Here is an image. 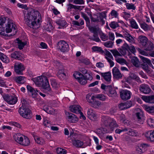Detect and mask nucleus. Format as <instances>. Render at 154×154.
<instances>
[{"mask_svg":"<svg viewBox=\"0 0 154 154\" xmlns=\"http://www.w3.org/2000/svg\"><path fill=\"white\" fill-rule=\"evenodd\" d=\"M126 5L127 8L128 10H135L136 9V7L133 4L126 3Z\"/></svg>","mask_w":154,"mask_h":154,"instance_id":"obj_48","label":"nucleus"},{"mask_svg":"<svg viewBox=\"0 0 154 154\" xmlns=\"http://www.w3.org/2000/svg\"><path fill=\"white\" fill-rule=\"evenodd\" d=\"M131 94V92L126 90H122L120 92V96L121 99L124 100L130 99Z\"/></svg>","mask_w":154,"mask_h":154,"instance_id":"obj_12","label":"nucleus"},{"mask_svg":"<svg viewBox=\"0 0 154 154\" xmlns=\"http://www.w3.org/2000/svg\"><path fill=\"white\" fill-rule=\"evenodd\" d=\"M100 36L101 39L103 41H105L108 39V36L103 33L101 31L100 32Z\"/></svg>","mask_w":154,"mask_h":154,"instance_id":"obj_50","label":"nucleus"},{"mask_svg":"<svg viewBox=\"0 0 154 154\" xmlns=\"http://www.w3.org/2000/svg\"><path fill=\"white\" fill-rule=\"evenodd\" d=\"M29 139L27 137H25L20 144L23 146H27L29 144Z\"/></svg>","mask_w":154,"mask_h":154,"instance_id":"obj_39","label":"nucleus"},{"mask_svg":"<svg viewBox=\"0 0 154 154\" xmlns=\"http://www.w3.org/2000/svg\"><path fill=\"white\" fill-rule=\"evenodd\" d=\"M80 23L78 21L73 20L72 21V24L75 26H81L84 24V21L82 19H80L79 20Z\"/></svg>","mask_w":154,"mask_h":154,"instance_id":"obj_46","label":"nucleus"},{"mask_svg":"<svg viewBox=\"0 0 154 154\" xmlns=\"http://www.w3.org/2000/svg\"><path fill=\"white\" fill-rule=\"evenodd\" d=\"M110 51L112 53L116 59L117 58L116 57L117 56H122L121 54L117 50H110Z\"/></svg>","mask_w":154,"mask_h":154,"instance_id":"obj_52","label":"nucleus"},{"mask_svg":"<svg viewBox=\"0 0 154 154\" xmlns=\"http://www.w3.org/2000/svg\"><path fill=\"white\" fill-rule=\"evenodd\" d=\"M53 62L54 65L56 67L59 69L62 68L63 66L61 63L59 61L56 60H54Z\"/></svg>","mask_w":154,"mask_h":154,"instance_id":"obj_45","label":"nucleus"},{"mask_svg":"<svg viewBox=\"0 0 154 154\" xmlns=\"http://www.w3.org/2000/svg\"><path fill=\"white\" fill-rule=\"evenodd\" d=\"M136 116L138 119L139 123L143 124V121H142V119L143 116V112L141 110H140L139 112L136 113Z\"/></svg>","mask_w":154,"mask_h":154,"instance_id":"obj_34","label":"nucleus"},{"mask_svg":"<svg viewBox=\"0 0 154 154\" xmlns=\"http://www.w3.org/2000/svg\"><path fill=\"white\" fill-rule=\"evenodd\" d=\"M73 75L76 79H77L80 84L84 85L87 83V80L85 76L79 72H76L73 74Z\"/></svg>","mask_w":154,"mask_h":154,"instance_id":"obj_8","label":"nucleus"},{"mask_svg":"<svg viewBox=\"0 0 154 154\" xmlns=\"http://www.w3.org/2000/svg\"><path fill=\"white\" fill-rule=\"evenodd\" d=\"M0 59L4 63H8L10 62V60L7 56L0 52Z\"/></svg>","mask_w":154,"mask_h":154,"instance_id":"obj_32","label":"nucleus"},{"mask_svg":"<svg viewBox=\"0 0 154 154\" xmlns=\"http://www.w3.org/2000/svg\"><path fill=\"white\" fill-rule=\"evenodd\" d=\"M73 3L76 5H82L85 4L84 0H74Z\"/></svg>","mask_w":154,"mask_h":154,"instance_id":"obj_60","label":"nucleus"},{"mask_svg":"<svg viewBox=\"0 0 154 154\" xmlns=\"http://www.w3.org/2000/svg\"><path fill=\"white\" fill-rule=\"evenodd\" d=\"M45 28L46 31L51 32V31L54 29V27L52 24L50 22H49L45 26Z\"/></svg>","mask_w":154,"mask_h":154,"instance_id":"obj_41","label":"nucleus"},{"mask_svg":"<svg viewBox=\"0 0 154 154\" xmlns=\"http://www.w3.org/2000/svg\"><path fill=\"white\" fill-rule=\"evenodd\" d=\"M92 50L94 51H97L100 52L103 51L101 47L96 46H94L92 48Z\"/></svg>","mask_w":154,"mask_h":154,"instance_id":"obj_61","label":"nucleus"},{"mask_svg":"<svg viewBox=\"0 0 154 154\" xmlns=\"http://www.w3.org/2000/svg\"><path fill=\"white\" fill-rule=\"evenodd\" d=\"M105 58L109 63L111 67H112L114 65V62L112 61L113 58L111 53L109 51H107L105 54Z\"/></svg>","mask_w":154,"mask_h":154,"instance_id":"obj_14","label":"nucleus"},{"mask_svg":"<svg viewBox=\"0 0 154 154\" xmlns=\"http://www.w3.org/2000/svg\"><path fill=\"white\" fill-rule=\"evenodd\" d=\"M24 20L30 27L36 29L40 26V21L42 19L41 16L39 12L36 10L31 11L25 10L23 11Z\"/></svg>","mask_w":154,"mask_h":154,"instance_id":"obj_1","label":"nucleus"},{"mask_svg":"<svg viewBox=\"0 0 154 154\" xmlns=\"http://www.w3.org/2000/svg\"><path fill=\"white\" fill-rule=\"evenodd\" d=\"M116 61L118 63L122 65H123L124 64H126L127 62L126 60L123 58H117L116 59Z\"/></svg>","mask_w":154,"mask_h":154,"instance_id":"obj_43","label":"nucleus"},{"mask_svg":"<svg viewBox=\"0 0 154 154\" xmlns=\"http://www.w3.org/2000/svg\"><path fill=\"white\" fill-rule=\"evenodd\" d=\"M3 97L4 100L10 105H14L17 102V97L14 95H11L8 94H4Z\"/></svg>","mask_w":154,"mask_h":154,"instance_id":"obj_7","label":"nucleus"},{"mask_svg":"<svg viewBox=\"0 0 154 154\" xmlns=\"http://www.w3.org/2000/svg\"><path fill=\"white\" fill-rule=\"evenodd\" d=\"M126 131H127L126 134L129 135L133 137H138L139 136V133L137 131L130 128H126Z\"/></svg>","mask_w":154,"mask_h":154,"instance_id":"obj_16","label":"nucleus"},{"mask_svg":"<svg viewBox=\"0 0 154 154\" xmlns=\"http://www.w3.org/2000/svg\"><path fill=\"white\" fill-rule=\"evenodd\" d=\"M82 17L85 19L87 23H90V20L89 17L87 16V15L83 12L81 13Z\"/></svg>","mask_w":154,"mask_h":154,"instance_id":"obj_59","label":"nucleus"},{"mask_svg":"<svg viewBox=\"0 0 154 154\" xmlns=\"http://www.w3.org/2000/svg\"><path fill=\"white\" fill-rule=\"evenodd\" d=\"M12 57L16 59L19 60L20 58V54L17 51H15L11 54Z\"/></svg>","mask_w":154,"mask_h":154,"instance_id":"obj_56","label":"nucleus"},{"mask_svg":"<svg viewBox=\"0 0 154 154\" xmlns=\"http://www.w3.org/2000/svg\"><path fill=\"white\" fill-rule=\"evenodd\" d=\"M58 154H66L67 151L65 149L60 148H57L56 150Z\"/></svg>","mask_w":154,"mask_h":154,"instance_id":"obj_53","label":"nucleus"},{"mask_svg":"<svg viewBox=\"0 0 154 154\" xmlns=\"http://www.w3.org/2000/svg\"><path fill=\"white\" fill-rule=\"evenodd\" d=\"M88 117L90 119L95 120L97 118L96 115L92 109H88L87 112Z\"/></svg>","mask_w":154,"mask_h":154,"instance_id":"obj_17","label":"nucleus"},{"mask_svg":"<svg viewBox=\"0 0 154 154\" xmlns=\"http://www.w3.org/2000/svg\"><path fill=\"white\" fill-rule=\"evenodd\" d=\"M68 114L69 115L67 116V119L69 121L75 123L78 121V118L74 114L69 112H68Z\"/></svg>","mask_w":154,"mask_h":154,"instance_id":"obj_22","label":"nucleus"},{"mask_svg":"<svg viewBox=\"0 0 154 154\" xmlns=\"http://www.w3.org/2000/svg\"><path fill=\"white\" fill-rule=\"evenodd\" d=\"M139 57L144 63H146L150 66L153 68V65L149 59L142 56H140Z\"/></svg>","mask_w":154,"mask_h":154,"instance_id":"obj_36","label":"nucleus"},{"mask_svg":"<svg viewBox=\"0 0 154 154\" xmlns=\"http://www.w3.org/2000/svg\"><path fill=\"white\" fill-rule=\"evenodd\" d=\"M18 112L20 115L24 118L29 119L32 117L31 110L29 109L25 108L23 106H22L19 108Z\"/></svg>","mask_w":154,"mask_h":154,"instance_id":"obj_6","label":"nucleus"},{"mask_svg":"<svg viewBox=\"0 0 154 154\" xmlns=\"http://www.w3.org/2000/svg\"><path fill=\"white\" fill-rule=\"evenodd\" d=\"M128 45L126 43H124L122 46V48L119 50V52L122 55H125L127 52L128 51Z\"/></svg>","mask_w":154,"mask_h":154,"instance_id":"obj_20","label":"nucleus"},{"mask_svg":"<svg viewBox=\"0 0 154 154\" xmlns=\"http://www.w3.org/2000/svg\"><path fill=\"white\" fill-rule=\"evenodd\" d=\"M125 38L130 42L132 43L134 42V38L131 35H129L128 36Z\"/></svg>","mask_w":154,"mask_h":154,"instance_id":"obj_63","label":"nucleus"},{"mask_svg":"<svg viewBox=\"0 0 154 154\" xmlns=\"http://www.w3.org/2000/svg\"><path fill=\"white\" fill-rule=\"evenodd\" d=\"M57 75L58 77L61 79L64 78L66 76L65 71L60 69L57 73Z\"/></svg>","mask_w":154,"mask_h":154,"instance_id":"obj_33","label":"nucleus"},{"mask_svg":"<svg viewBox=\"0 0 154 154\" xmlns=\"http://www.w3.org/2000/svg\"><path fill=\"white\" fill-rule=\"evenodd\" d=\"M131 106V102H127L126 103H120L119 105V107L121 110H124L129 108Z\"/></svg>","mask_w":154,"mask_h":154,"instance_id":"obj_26","label":"nucleus"},{"mask_svg":"<svg viewBox=\"0 0 154 154\" xmlns=\"http://www.w3.org/2000/svg\"><path fill=\"white\" fill-rule=\"evenodd\" d=\"M145 137L148 140L154 142V130L146 132L145 134Z\"/></svg>","mask_w":154,"mask_h":154,"instance_id":"obj_18","label":"nucleus"},{"mask_svg":"<svg viewBox=\"0 0 154 154\" xmlns=\"http://www.w3.org/2000/svg\"><path fill=\"white\" fill-rule=\"evenodd\" d=\"M131 62L133 65L136 67L139 66V61L138 59L136 57H133L131 59Z\"/></svg>","mask_w":154,"mask_h":154,"instance_id":"obj_40","label":"nucleus"},{"mask_svg":"<svg viewBox=\"0 0 154 154\" xmlns=\"http://www.w3.org/2000/svg\"><path fill=\"white\" fill-rule=\"evenodd\" d=\"M35 142L38 144L43 145L45 143L44 140L42 138L38 137H34Z\"/></svg>","mask_w":154,"mask_h":154,"instance_id":"obj_38","label":"nucleus"},{"mask_svg":"<svg viewBox=\"0 0 154 154\" xmlns=\"http://www.w3.org/2000/svg\"><path fill=\"white\" fill-rule=\"evenodd\" d=\"M87 100L88 102L90 103H93L94 101V99L95 98V96H91L88 94H87L86 97Z\"/></svg>","mask_w":154,"mask_h":154,"instance_id":"obj_44","label":"nucleus"},{"mask_svg":"<svg viewBox=\"0 0 154 154\" xmlns=\"http://www.w3.org/2000/svg\"><path fill=\"white\" fill-rule=\"evenodd\" d=\"M131 27L135 29L138 28V26L137 25L136 22L134 20H132L130 21Z\"/></svg>","mask_w":154,"mask_h":154,"instance_id":"obj_57","label":"nucleus"},{"mask_svg":"<svg viewBox=\"0 0 154 154\" xmlns=\"http://www.w3.org/2000/svg\"><path fill=\"white\" fill-rule=\"evenodd\" d=\"M112 72L114 77L116 79H119L122 77L119 69L116 67H114L112 70Z\"/></svg>","mask_w":154,"mask_h":154,"instance_id":"obj_21","label":"nucleus"},{"mask_svg":"<svg viewBox=\"0 0 154 154\" xmlns=\"http://www.w3.org/2000/svg\"><path fill=\"white\" fill-rule=\"evenodd\" d=\"M69 108L71 111L74 113L79 114L81 111V107L79 105H72L69 106Z\"/></svg>","mask_w":154,"mask_h":154,"instance_id":"obj_19","label":"nucleus"},{"mask_svg":"<svg viewBox=\"0 0 154 154\" xmlns=\"http://www.w3.org/2000/svg\"><path fill=\"white\" fill-rule=\"evenodd\" d=\"M95 98H97L101 100H105L106 99V97L103 94H98L95 96Z\"/></svg>","mask_w":154,"mask_h":154,"instance_id":"obj_54","label":"nucleus"},{"mask_svg":"<svg viewBox=\"0 0 154 154\" xmlns=\"http://www.w3.org/2000/svg\"><path fill=\"white\" fill-rule=\"evenodd\" d=\"M141 99L145 102L150 103H154V95L150 96H143Z\"/></svg>","mask_w":154,"mask_h":154,"instance_id":"obj_15","label":"nucleus"},{"mask_svg":"<svg viewBox=\"0 0 154 154\" xmlns=\"http://www.w3.org/2000/svg\"><path fill=\"white\" fill-rule=\"evenodd\" d=\"M25 136L21 134H20L18 133L16 134L14 136V138L15 140L18 143L20 144L23 138L25 137Z\"/></svg>","mask_w":154,"mask_h":154,"instance_id":"obj_31","label":"nucleus"},{"mask_svg":"<svg viewBox=\"0 0 154 154\" xmlns=\"http://www.w3.org/2000/svg\"><path fill=\"white\" fill-rule=\"evenodd\" d=\"M101 121L102 125L108 130H113L114 127L118 126L116 121L108 116H102Z\"/></svg>","mask_w":154,"mask_h":154,"instance_id":"obj_3","label":"nucleus"},{"mask_svg":"<svg viewBox=\"0 0 154 154\" xmlns=\"http://www.w3.org/2000/svg\"><path fill=\"white\" fill-rule=\"evenodd\" d=\"M109 26L112 29H115L119 26L118 23L114 21L111 22L109 24Z\"/></svg>","mask_w":154,"mask_h":154,"instance_id":"obj_49","label":"nucleus"},{"mask_svg":"<svg viewBox=\"0 0 154 154\" xmlns=\"http://www.w3.org/2000/svg\"><path fill=\"white\" fill-rule=\"evenodd\" d=\"M100 74L106 82H109L111 81V74L110 72L101 73Z\"/></svg>","mask_w":154,"mask_h":154,"instance_id":"obj_27","label":"nucleus"},{"mask_svg":"<svg viewBox=\"0 0 154 154\" xmlns=\"http://www.w3.org/2000/svg\"><path fill=\"white\" fill-rule=\"evenodd\" d=\"M128 50L132 53L134 54L136 52V50L134 46L132 45H131L128 46Z\"/></svg>","mask_w":154,"mask_h":154,"instance_id":"obj_62","label":"nucleus"},{"mask_svg":"<svg viewBox=\"0 0 154 154\" xmlns=\"http://www.w3.org/2000/svg\"><path fill=\"white\" fill-rule=\"evenodd\" d=\"M5 18H0V33L1 35L6 36L7 34L5 33V28L3 27V25L5 23Z\"/></svg>","mask_w":154,"mask_h":154,"instance_id":"obj_24","label":"nucleus"},{"mask_svg":"<svg viewBox=\"0 0 154 154\" xmlns=\"http://www.w3.org/2000/svg\"><path fill=\"white\" fill-rule=\"evenodd\" d=\"M17 43L18 44V48L20 50L23 49L24 46L26 45V42H22L21 41L17 39Z\"/></svg>","mask_w":154,"mask_h":154,"instance_id":"obj_42","label":"nucleus"},{"mask_svg":"<svg viewBox=\"0 0 154 154\" xmlns=\"http://www.w3.org/2000/svg\"><path fill=\"white\" fill-rule=\"evenodd\" d=\"M113 42L110 41H108L103 43L104 45L106 47L112 48L113 46Z\"/></svg>","mask_w":154,"mask_h":154,"instance_id":"obj_55","label":"nucleus"},{"mask_svg":"<svg viewBox=\"0 0 154 154\" xmlns=\"http://www.w3.org/2000/svg\"><path fill=\"white\" fill-rule=\"evenodd\" d=\"M147 122L148 124L151 127H154V120L151 119L149 118L147 119Z\"/></svg>","mask_w":154,"mask_h":154,"instance_id":"obj_58","label":"nucleus"},{"mask_svg":"<svg viewBox=\"0 0 154 154\" xmlns=\"http://www.w3.org/2000/svg\"><path fill=\"white\" fill-rule=\"evenodd\" d=\"M139 90L141 92L145 94H149L151 91L149 86L146 84H142L139 87Z\"/></svg>","mask_w":154,"mask_h":154,"instance_id":"obj_13","label":"nucleus"},{"mask_svg":"<svg viewBox=\"0 0 154 154\" xmlns=\"http://www.w3.org/2000/svg\"><path fill=\"white\" fill-rule=\"evenodd\" d=\"M14 69L16 73L19 75H23V72L25 69L24 65L20 63L16 64L14 66Z\"/></svg>","mask_w":154,"mask_h":154,"instance_id":"obj_11","label":"nucleus"},{"mask_svg":"<svg viewBox=\"0 0 154 154\" xmlns=\"http://www.w3.org/2000/svg\"><path fill=\"white\" fill-rule=\"evenodd\" d=\"M33 81L38 87H41L47 91H50L51 89L47 78L45 76H40L33 78Z\"/></svg>","mask_w":154,"mask_h":154,"instance_id":"obj_2","label":"nucleus"},{"mask_svg":"<svg viewBox=\"0 0 154 154\" xmlns=\"http://www.w3.org/2000/svg\"><path fill=\"white\" fill-rule=\"evenodd\" d=\"M72 142L73 145L77 147H80L84 144V143L82 141L78 139H75L72 140Z\"/></svg>","mask_w":154,"mask_h":154,"instance_id":"obj_30","label":"nucleus"},{"mask_svg":"<svg viewBox=\"0 0 154 154\" xmlns=\"http://www.w3.org/2000/svg\"><path fill=\"white\" fill-rule=\"evenodd\" d=\"M101 88L106 92V94L109 97H114L117 96V94L116 90L111 85L106 86L102 84Z\"/></svg>","mask_w":154,"mask_h":154,"instance_id":"obj_4","label":"nucleus"},{"mask_svg":"<svg viewBox=\"0 0 154 154\" xmlns=\"http://www.w3.org/2000/svg\"><path fill=\"white\" fill-rule=\"evenodd\" d=\"M89 29L93 33V37L90 36L89 38L96 42H100V40L98 37V33L101 32L100 29L98 27L90 26L89 27Z\"/></svg>","mask_w":154,"mask_h":154,"instance_id":"obj_5","label":"nucleus"},{"mask_svg":"<svg viewBox=\"0 0 154 154\" xmlns=\"http://www.w3.org/2000/svg\"><path fill=\"white\" fill-rule=\"evenodd\" d=\"M67 12H70L72 11V9H73L75 10H80L81 7V6L76 5L70 3H69L67 5Z\"/></svg>","mask_w":154,"mask_h":154,"instance_id":"obj_23","label":"nucleus"},{"mask_svg":"<svg viewBox=\"0 0 154 154\" xmlns=\"http://www.w3.org/2000/svg\"><path fill=\"white\" fill-rule=\"evenodd\" d=\"M138 41L143 46H145L147 44V39L146 36L141 35L139 37Z\"/></svg>","mask_w":154,"mask_h":154,"instance_id":"obj_29","label":"nucleus"},{"mask_svg":"<svg viewBox=\"0 0 154 154\" xmlns=\"http://www.w3.org/2000/svg\"><path fill=\"white\" fill-rule=\"evenodd\" d=\"M143 109L148 112L151 114L154 115V106H149L146 105L143 106Z\"/></svg>","mask_w":154,"mask_h":154,"instance_id":"obj_28","label":"nucleus"},{"mask_svg":"<svg viewBox=\"0 0 154 154\" xmlns=\"http://www.w3.org/2000/svg\"><path fill=\"white\" fill-rule=\"evenodd\" d=\"M56 23L61 26H65L67 23L66 21L64 20H60L56 21Z\"/></svg>","mask_w":154,"mask_h":154,"instance_id":"obj_51","label":"nucleus"},{"mask_svg":"<svg viewBox=\"0 0 154 154\" xmlns=\"http://www.w3.org/2000/svg\"><path fill=\"white\" fill-rule=\"evenodd\" d=\"M110 14L112 16L116 18L118 15V14L116 11L113 10H112L110 13Z\"/></svg>","mask_w":154,"mask_h":154,"instance_id":"obj_64","label":"nucleus"},{"mask_svg":"<svg viewBox=\"0 0 154 154\" xmlns=\"http://www.w3.org/2000/svg\"><path fill=\"white\" fill-rule=\"evenodd\" d=\"M5 31L7 33H9L11 32H13V34L15 35L17 32L16 29V26L11 22H8L7 25H6Z\"/></svg>","mask_w":154,"mask_h":154,"instance_id":"obj_9","label":"nucleus"},{"mask_svg":"<svg viewBox=\"0 0 154 154\" xmlns=\"http://www.w3.org/2000/svg\"><path fill=\"white\" fill-rule=\"evenodd\" d=\"M141 27L145 31H148L150 29L151 26L146 24L145 23H143L140 24Z\"/></svg>","mask_w":154,"mask_h":154,"instance_id":"obj_37","label":"nucleus"},{"mask_svg":"<svg viewBox=\"0 0 154 154\" xmlns=\"http://www.w3.org/2000/svg\"><path fill=\"white\" fill-rule=\"evenodd\" d=\"M129 76L131 79H135L138 82H141L140 78L134 73L131 74Z\"/></svg>","mask_w":154,"mask_h":154,"instance_id":"obj_47","label":"nucleus"},{"mask_svg":"<svg viewBox=\"0 0 154 154\" xmlns=\"http://www.w3.org/2000/svg\"><path fill=\"white\" fill-rule=\"evenodd\" d=\"M146 147V144H142L140 146L136 147V150L138 153H141L145 151Z\"/></svg>","mask_w":154,"mask_h":154,"instance_id":"obj_35","label":"nucleus"},{"mask_svg":"<svg viewBox=\"0 0 154 154\" xmlns=\"http://www.w3.org/2000/svg\"><path fill=\"white\" fill-rule=\"evenodd\" d=\"M25 77L23 76H14L12 78V81H14L19 84L23 83L24 82V79Z\"/></svg>","mask_w":154,"mask_h":154,"instance_id":"obj_25","label":"nucleus"},{"mask_svg":"<svg viewBox=\"0 0 154 154\" xmlns=\"http://www.w3.org/2000/svg\"><path fill=\"white\" fill-rule=\"evenodd\" d=\"M59 49L62 52L68 51L69 49L68 44L65 41H60L58 43Z\"/></svg>","mask_w":154,"mask_h":154,"instance_id":"obj_10","label":"nucleus"}]
</instances>
